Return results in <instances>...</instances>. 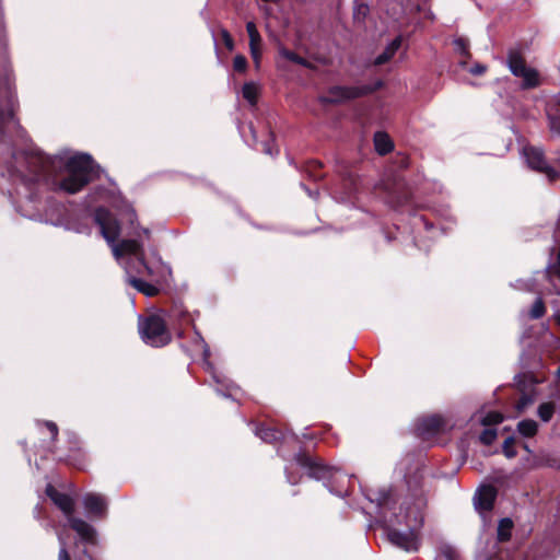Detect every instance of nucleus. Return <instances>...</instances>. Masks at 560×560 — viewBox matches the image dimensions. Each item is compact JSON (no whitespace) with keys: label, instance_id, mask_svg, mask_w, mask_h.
Wrapping results in <instances>:
<instances>
[{"label":"nucleus","instance_id":"obj_1","mask_svg":"<svg viewBox=\"0 0 560 560\" xmlns=\"http://www.w3.org/2000/svg\"><path fill=\"white\" fill-rule=\"evenodd\" d=\"M361 493L369 501L365 513L386 529L388 540L405 551H417L427 499L417 492Z\"/></svg>","mask_w":560,"mask_h":560},{"label":"nucleus","instance_id":"obj_2","mask_svg":"<svg viewBox=\"0 0 560 560\" xmlns=\"http://www.w3.org/2000/svg\"><path fill=\"white\" fill-rule=\"evenodd\" d=\"M15 161L25 166V170H18L24 180L51 179L55 186L69 194L80 191L97 173L91 156L82 153L46 156L42 152L32 151L15 156Z\"/></svg>","mask_w":560,"mask_h":560},{"label":"nucleus","instance_id":"obj_3","mask_svg":"<svg viewBox=\"0 0 560 560\" xmlns=\"http://www.w3.org/2000/svg\"><path fill=\"white\" fill-rule=\"evenodd\" d=\"M101 199L109 201L120 219L118 220L110 211L100 207L95 211L94 220L110 246L116 260L125 269L128 282L137 291H140V278L133 275L138 272L140 265V245L133 238L116 242L125 231L127 235L131 234L128 230L135 229L133 222L137 219V213L120 196L105 194L101 196Z\"/></svg>","mask_w":560,"mask_h":560},{"label":"nucleus","instance_id":"obj_4","mask_svg":"<svg viewBox=\"0 0 560 560\" xmlns=\"http://www.w3.org/2000/svg\"><path fill=\"white\" fill-rule=\"evenodd\" d=\"M172 277L171 268L160 258L148 259L142 255V294L155 296L162 292Z\"/></svg>","mask_w":560,"mask_h":560},{"label":"nucleus","instance_id":"obj_5","mask_svg":"<svg viewBox=\"0 0 560 560\" xmlns=\"http://www.w3.org/2000/svg\"><path fill=\"white\" fill-rule=\"evenodd\" d=\"M47 494L68 517L70 527L79 535V537L86 544L95 545L97 537L93 526L72 516L74 501L71 495L68 492H47Z\"/></svg>","mask_w":560,"mask_h":560},{"label":"nucleus","instance_id":"obj_6","mask_svg":"<svg viewBox=\"0 0 560 560\" xmlns=\"http://www.w3.org/2000/svg\"><path fill=\"white\" fill-rule=\"evenodd\" d=\"M142 340L155 348L164 347L171 341V332L166 328L162 311L149 315L142 322Z\"/></svg>","mask_w":560,"mask_h":560},{"label":"nucleus","instance_id":"obj_7","mask_svg":"<svg viewBox=\"0 0 560 560\" xmlns=\"http://www.w3.org/2000/svg\"><path fill=\"white\" fill-rule=\"evenodd\" d=\"M15 100L11 91H5L0 101V133L23 138V130L14 117Z\"/></svg>","mask_w":560,"mask_h":560},{"label":"nucleus","instance_id":"obj_8","mask_svg":"<svg viewBox=\"0 0 560 560\" xmlns=\"http://www.w3.org/2000/svg\"><path fill=\"white\" fill-rule=\"evenodd\" d=\"M508 67L515 77L523 79V88L530 89L539 84L538 72L526 66L524 58L518 51H510Z\"/></svg>","mask_w":560,"mask_h":560},{"label":"nucleus","instance_id":"obj_9","mask_svg":"<svg viewBox=\"0 0 560 560\" xmlns=\"http://www.w3.org/2000/svg\"><path fill=\"white\" fill-rule=\"evenodd\" d=\"M472 419L475 421H479L486 429L481 432L479 439L486 444L490 445L497 438V430L492 428V425L498 424L503 421V415L498 411H488L483 410L478 411L474 415Z\"/></svg>","mask_w":560,"mask_h":560},{"label":"nucleus","instance_id":"obj_10","mask_svg":"<svg viewBox=\"0 0 560 560\" xmlns=\"http://www.w3.org/2000/svg\"><path fill=\"white\" fill-rule=\"evenodd\" d=\"M523 154L530 168L546 174L549 180H555L558 177V173L546 163L540 149L526 147Z\"/></svg>","mask_w":560,"mask_h":560},{"label":"nucleus","instance_id":"obj_11","mask_svg":"<svg viewBox=\"0 0 560 560\" xmlns=\"http://www.w3.org/2000/svg\"><path fill=\"white\" fill-rule=\"evenodd\" d=\"M445 428L442 417L433 415L419 419L416 423V433L422 440H430Z\"/></svg>","mask_w":560,"mask_h":560},{"label":"nucleus","instance_id":"obj_12","mask_svg":"<svg viewBox=\"0 0 560 560\" xmlns=\"http://www.w3.org/2000/svg\"><path fill=\"white\" fill-rule=\"evenodd\" d=\"M365 93L364 88L357 86H332L327 95L322 97L323 102L337 103L347 100L357 98Z\"/></svg>","mask_w":560,"mask_h":560},{"label":"nucleus","instance_id":"obj_13","mask_svg":"<svg viewBox=\"0 0 560 560\" xmlns=\"http://www.w3.org/2000/svg\"><path fill=\"white\" fill-rule=\"evenodd\" d=\"M294 460L298 466L307 470L310 477L323 479L327 476L328 468L306 454L299 453L295 455Z\"/></svg>","mask_w":560,"mask_h":560},{"label":"nucleus","instance_id":"obj_14","mask_svg":"<svg viewBox=\"0 0 560 560\" xmlns=\"http://www.w3.org/2000/svg\"><path fill=\"white\" fill-rule=\"evenodd\" d=\"M246 31L249 37V50L250 56L254 60L256 68L260 65L261 59V36L256 27V24L252 21L247 22Z\"/></svg>","mask_w":560,"mask_h":560},{"label":"nucleus","instance_id":"obj_15","mask_svg":"<svg viewBox=\"0 0 560 560\" xmlns=\"http://www.w3.org/2000/svg\"><path fill=\"white\" fill-rule=\"evenodd\" d=\"M498 492H475L474 506L479 514L491 512L494 508Z\"/></svg>","mask_w":560,"mask_h":560},{"label":"nucleus","instance_id":"obj_16","mask_svg":"<svg viewBox=\"0 0 560 560\" xmlns=\"http://www.w3.org/2000/svg\"><path fill=\"white\" fill-rule=\"evenodd\" d=\"M85 511L92 516H102L106 511V503L101 495L89 494L84 500Z\"/></svg>","mask_w":560,"mask_h":560},{"label":"nucleus","instance_id":"obj_17","mask_svg":"<svg viewBox=\"0 0 560 560\" xmlns=\"http://www.w3.org/2000/svg\"><path fill=\"white\" fill-rule=\"evenodd\" d=\"M255 434L268 443H273L284 438V434L281 431L265 425L256 427Z\"/></svg>","mask_w":560,"mask_h":560},{"label":"nucleus","instance_id":"obj_18","mask_svg":"<svg viewBox=\"0 0 560 560\" xmlns=\"http://www.w3.org/2000/svg\"><path fill=\"white\" fill-rule=\"evenodd\" d=\"M374 145L375 150L382 155L387 154L393 149V142L388 135L381 131L374 135Z\"/></svg>","mask_w":560,"mask_h":560},{"label":"nucleus","instance_id":"obj_19","mask_svg":"<svg viewBox=\"0 0 560 560\" xmlns=\"http://www.w3.org/2000/svg\"><path fill=\"white\" fill-rule=\"evenodd\" d=\"M401 45V37L398 36L395 39H393L383 54L376 57L375 65H383L390 60L393 56L396 54V51L399 49Z\"/></svg>","mask_w":560,"mask_h":560},{"label":"nucleus","instance_id":"obj_20","mask_svg":"<svg viewBox=\"0 0 560 560\" xmlns=\"http://www.w3.org/2000/svg\"><path fill=\"white\" fill-rule=\"evenodd\" d=\"M513 526V521L509 517H504L499 522L497 538L500 542H505L511 539Z\"/></svg>","mask_w":560,"mask_h":560},{"label":"nucleus","instance_id":"obj_21","mask_svg":"<svg viewBox=\"0 0 560 560\" xmlns=\"http://www.w3.org/2000/svg\"><path fill=\"white\" fill-rule=\"evenodd\" d=\"M538 424L532 419H525L518 422L517 431L524 438H532L537 433Z\"/></svg>","mask_w":560,"mask_h":560},{"label":"nucleus","instance_id":"obj_22","mask_svg":"<svg viewBox=\"0 0 560 560\" xmlns=\"http://www.w3.org/2000/svg\"><path fill=\"white\" fill-rule=\"evenodd\" d=\"M256 148L260 149L264 153L269 155H276L279 153V150L275 144L273 135L271 132L268 133L267 140L256 142Z\"/></svg>","mask_w":560,"mask_h":560},{"label":"nucleus","instance_id":"obj_23","mask_svg":"<svg viewBox=\"0 0 560 560\" xmlns=\"http://www.w3.org/2000/svg\"><path fill=\"white\" fill-rule=\"evenodd\" d=\"M243 97L250 104L255 105L258 96V88L253 82H247L243 86Z\"/></svg>","mask_w":560,"mask_h":560},{"label":"nucleus","instance_id":"obj_24","mask_svg":"<svg viewBox=\"0 0 560 560\" xmlns=\"http://www.w3.org/2000/svg\"><path fill=\"white\" fill-rule=\"evenodd\" d=\"M556 410V405L552 401L542 402L539 405L537 413L540 420L548 422Z\"/></svg>","mask_w":560,"mask_h":560},{"label":"nucleus","instance_id":"obj_25","mask_svg":"<svg viewBox=\"0 0 560 560\" xmlns=\"http://www.w3.org/2000/svg\"><path fill=\"white\" fill-rule=\"evenodd\" d=\"M404 479L408 490H413L419 486L418 466L409 468V471L404 474Z\"/></svg>","mask_w":560,"mask_h":560},{"label":"nucleus","instance_id":"obj_26","mask_svg":"<svg viewBox=\"0 0 560 560\" xmlns=\"http://www.w3.org/2000/svg\"><path fill=\"white\" fill-rule=\"evenodd\" d=\"M439 556L445 560H458V551L451 545L444 544L439 548Z\"/></svg>","mask_w":560,"mask_h":560},{"label":"nucleus","instance_id":"obj_27","mask_svg":"<svg viewBox=\"0 0 560 560\" xmlns=\"http://www.w3.org/2000/svg\"><path fill=\"white\" fill-rule=\"evenodd\" d=\"M279 52L283 58H285L294 63L307 66V61L303 57L295 54L294 51H291L287 48H280Z\"/></svg>","mask_w":560,"mask_h":560},{"label":"nucleus","instance_id":"obj_28","mask_svg":"<svg viewBox=\"0 0 560 560\" xmlns=\"http://www.w3.org/2000/svg\"><path fill=\"white\" fill-rule=\"evenodd\" d=\"M545 311L546 308L544 301L540 298H538L530 308L529 316L533 319L540 318L541 316H544Z\"/></svg>","mask_w":560,"mask_h":560},{"label":"nucleus","instance_id":"obj_29","mask_svg":"<svg viewBox=\"0 0 560 560\" xmlns=\"http://www.w3.org/2000/svg\"><path fill=\"white\" fill-rule=\"evenodd\" d=\"M514 438H508L503 443V453L506 457L512 458L516 455V451L514 448Z\"/></svg>","mask_w":560,"mask_h":560},{"label":"nucleus","instance_id":"obj_30","mask_svg":"<svg viewBox=\"0 0 560 560\" xmlns=\"http://www.w3.org/2000/svg\"><path fill=\"white\" fill-rule=\"evenodd\" d=\"M455 50L463 56H468V43L465 38L458 37L454 39Z\"/></svg>","mask_w":560,"mask_h":560},{"label":"nucleus","instance_id":"obj_31","mask_svg":"<svg viewBox=\"0 0 560 560\" xmlns=\"http://www.w3.org/2000/svg\"><path fill=\"white\" fill-rule=\"evenodd\" d=\"M233 68L237 72H244L247 68V60L243 55L235 56L233 60Z\"/></svg>","mask_w":560,"mask_h":560},{"label":"nucleus","instance_id":"obj_32","mask_svg":"<svg viewBox=\"0 0 560 560\" xmlns=\"http://www.w3.org/2000/svg\"><path fill=\"white\" fill-rule=\"evenodd\" d=\"M221 36H222V40L225 45V47L229 49V50H233L234 48V42H233V38L232 36L230 35V33L226 31V30H222L221 32Z\"/></svg>","mask_w":560,"mask_h":560},{"label":"nucleus","instance_id":"obj_33","mask_svg":"<svg viewBox=\"0 0 560 560\" xmlns=\"http://www.w3.org/2000/svg\"><path fill=\"white\" fill-rule=\"evenodd\" d=\"M532 402H533V400H532V398H530V397H528V396H526V395L522 396V397L520 398V400L517 401V404H516V409H517V411H518V412L524 411V410L526 409V407H527L528 405H530Z\"/></svg>","mask_w":560,"mask_h":560},{"label":"nucleus","instance_id":"obj_34","mask_svg":"<svg viewBox=\"0 0 560 560\" xmlns=\"http://www.w3.org/2000/svg\"><path fill=\"white\" fill-rule=\"evenodd\" d=\"M198 338L200 339V342L202 343V349H203V357H205V363L207 365L208 369H211L212 370V365L210 364V362L208 361L209 357H210V349L209 347L205 343L203 339L198 336Z\"/></svg>","mask_w":560,"mask_h":560},{"label":"nucleus","instance_id":"obj_35","mask_svg":"<svg viewBox=\"0 0 560 560\" xmlns=\"http://www.w3.org/2000/svg\"><path fill=\"white\" fill-rule=\"evenodd\" d=\"M45 427L47 428V430L50 432L51 434V439L55 440L57 434H58V428H57V424L55 422H51V421H46L45 422Z\"/></svg>","mask_w":560,"mask_h":560},{"label":"nucleus","instance_id":"obj_36","mask_svg":"<svg viewBox=\"0 0 560 560\" xmlns=\"http://www.w3.org/2000/svg\"><path fill=\"white\" fill-rule=\"evenodd\" d=\"M469 71H470V73H472L475 75H479V74H482L486 71V66L477 63L472 68H470Z\"/></svg>","mask_w":560,"mask_h":560},{"label":"nucleus","instance_id":"obj_37","mask_svg":"<svg viewBox=\"0 0 560 560\" xmlns=\"http://www.w3.org/2000/svg\"><path fill=\"white\" fill-rule=\"evenodd\" d=\"M224 387L226 388V390L229 392L228 394H224L225 396H233L236 394L237 392V387L234 386L233 384H226L224 385Z\"/></svg>","mask_w":560,"mask_h":560},{"label":"nucleus","instance_id":"obj_38","mask_svg":"<svg viewBox=\"0 0 560 560\" xmlns=\"http://www.w3.org/2000/svg\"><path fill=\"white\" fill-rule=\"evenodd\" d=\"M368 7L366 5H359L357 9H355V13L354 15L358 16L360 14H362L363 16L366 14L368 12Z\"/></svg>","mask_w":560,"mask_h":560},{"label":"nucleus","instance_id":"obj_39","mask_svg":"<svg viewBox=\"0 0 560 560\" xmlns=\"http://www.w3.org/2000/svg\"><path fill=\"white\" fill-rule=\"evenodd\" d=\"M551 131L556 132L560 136V125H557V121L555 118L551 119Z\"/></svg>","mask_w":560,"mask_h":560},{"label":"nucleus","instance_id":"obj_40","mask_svg":"<svg viewBox=\"0 0 560 560\" xmlns=\"http://www.w3.org/2000/svg\"><path fill=\"white\" fill-rule=\"evenodd\" d=\"M476 490L486 491V490H495V489L492 486L480 485V486H478V488Z\"/></svg>","mask_w":560,"mask_h":560},{"label":"nucleus","instance_id":"obj_41","mask_svg":"<svg viewBox=\"0 0 560 560\" xmlns=\"http://www.w3.org/2000/svg\"><path fill=\"white\" fill-rule=\"evenodd\" d=\"M212 376H213V380H214L218 384H222V385H224V381H223L219 375H217L214 372H213Z\"/></svg>","mask_w":560,"mask_h":560},{"label":"nucleus","instance_id":"obj_42","mask_svg":"<svg viewBox=\"0 0 560 560\" xmlns=\"http://www.w3.org/2000/svg\"><path fill=\"white\" fill-rule=\"evenodd\" d=\"M306 191H307L308 196L312 197V198H316L317 195H318V191L313 192V191H311L308 189H306Z\"/></svg>","mask_w":560,"mask_h":560},{"label":"nucleus","instance_id":"obj_43","mask_svg":"<svg viewBox=\"0 0 560 560\" xmlns=\"http://www.w3.org/2000/svg\"><path fill=\"white\" fill-rule=\"evenodd\" d=\"M288 479L291 485H295L298 482V480L295 478H292L291 476H288Z\"/></svg>","mask_w":560,"mask_h":560},{"label":"nucleus","instance_id":"obj_44","mask_svg":"<svg viewBox=\"0 0 560 560\" xmlns=\"http://www.w3.org/2000/svg\"><path fill=\"white\" fill-rule=\"evenodd\" d=\"M401 165L402 166H407L408 165L407 159L405 156L401 158Z\"/></svg>","mask_w":560,"mask_h":560},{"label":"nucleus","instance_id":"obj_45","mask_svg":"<svg viewBox=\"0 0 560 560\" xmlns=\"http://www.w3.org/2000/svg\"><path fill=\"white\" fill-rule=\"evenodd\" d=\"M339 494H341V498H347L349 495L350 492L348 491H345V492H338Z\"/></svg>","mask_w":560,"mask_h":560},{"label":"nucleus","instance_id":"obj_46","mask_svg":"<svg viewBox=\"0 0 560 560\" xmlns=\"http://www.w3.org/2000/svg\"><path fill=\"white\" fill-rule=\"evenodd\" d=\"M406 468V465H404L402 463L400 464L399 468H398V471L399 474L402 472V470Z\"/></svg>","mask_w":560,"mask_h":560},{"label":"nucleus","instance_id":"obj_47","mask_svg":"<svg viewBox=\"0 0 560 560\" xmlns=\"http://www.w3.org/2000/svg\"><path fill=\"white\" fill-rule=\"evenodd\" d=\"M45 490L50 491V490H55V488H54V486H51V485L49 483V485H47V487H46V489H45Z\"/></svg>","mask_w":560,"mask_h":560},{"label":"nucleus","instance_id":"obj_48","mask_svg":"<svg viewBox=\"0 0 560 560\" xmlns=\"http://www.w3.org/2000/svg\"><path fill=\"white\" fill-rule=\"evenodd\" d=\"M148 233H149V231H148V230L142 229V234H148Z\"/></svg>","mask_w":560,"mask_h":560},{"label":"nucleus","instance_id":"obj_49","mask_svg":"<svg viewBox=\"0 0 560 560\" xmlns=\"http://www.w3.org/2000/svg\"><path fill=\"white\" fill-rule=\"evenodd\" d=\"M350 487H351L352 489H354V487H355L354 482H351V483H350Z\"/></svg>","mask_w":560,"mask_h":560}]
</instances>
